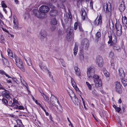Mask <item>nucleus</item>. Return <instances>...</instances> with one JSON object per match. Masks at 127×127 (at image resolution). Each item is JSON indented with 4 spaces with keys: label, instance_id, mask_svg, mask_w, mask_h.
<instances>
[{
    "label": "nucleus",
    "instance_id": "obj_1",
    "mask_svg": "<svg viewBox=\"0 0 127 127\" xmlns=\"http://www.w3.org/2000/svg\"><path fill=\"white\" fill-rule=\"evenodd\" d=\"M39 11L37 10H34V15L39 18H43L46 17V16L44 13L49 11V8L47 6L42 5L39 8Z\"/></svg>",
    "mask_w": 127,
    "mask_h": 127
},
{
    "label": "nucleus",
    "instance_id": "obj_2",
    "mask_svg": "<svg viewBox=\"0 0 127 127\" xmlns=\"http://www.w3.org/2000/svg\"><path fill=\"white\" fill-rule=\"evenodd\" d=\"M103 8L104 11L106 13V15L109 17H110L111 15V4L108 2L104 3V4Z\"/></svg>",
    "mask_w": 127,
    "mask_h": 127
},
{
    "label": "nucleus",
    "instance_id": "obj_3",
    "mask_svg": "<svg viewBox=\"0 0 127 127\" xmlns=\"http://www.w3.org/2000/svg\"><path fill=\"white\" fill-rule=\"evenodd\" d=\"M15 60L16 64L17 66L23 71H25V69L24 67L22 61L21 59L19 58H16L17 56L14 55Z\"/></svg>",
    "mask_w": 127,
    "mask_h": 127
},
{
    "label": "nucleus",
    "instance_id": "obj_4",
    "mask_svg": "<svg viewBox=\"0 0 127 127\" xmlns=\"http://www.w3.org/2000/svg\"><path fill=\"white\" fill-rule=\"evenodd\" d=\"M95 67L93 66H91L88 69L87 73L89 78L91 77L92 76L95 74Z\"/></svg>",
    "mask_w": 127,
    "mask_h": 127
},
{
    "label": "nucleus",
    "instance_id": "obj_5",
    "mask_svg": "<svg viewBox=\"0 0 127 127\" xmlns=\"http://www.w3.org/2000/svg\"><path fill=\"white\" fill-rule=\"evenodd\" d=\"M115 90L118 94H121V93L122 89L120 82L116 81L115 82Z\"/></svg>",
    "mask_w": 127,
    "mask_h": 127
},
{
    "label": "nucleus",
    "instance_id": "obj_6",
    "mask_svg": "<svg viewBox=\"0 0 127 127\" xmlns=\"http://www.w3.org/2000/svg\"><path fill=\"white\" fill-rule=\"evenodd\" d=\"M95 62L99 67H101L103 66V62L102 57L99 56H97L96 58Z\"/></svg>",
    "mask_w": 127,
    "mask_h": 127
},
{
    "label": "nucleus",
    "instance_id": "obj_7",
    "mask_svg": "<svg viewBox=\"0 0 127 127\" xmlns=\"http://www.w3.org/2000/svg\"><path fill=\"white\" fill-rule=\"evenodd\" d=\"M73 28L69 27L68 28L67 30V38L68 41H70L71 40V34L73 32Z\"/></svg>",
    "mask_w": 127,
    "mask_h": 127
},
{
    "label": "nucleus",
    "instance_id": "obj_8",
    "mask_svg": "<svg viewBox=\"0 0 127 127\" xmlns=\"http://www.w3.org/2000/svg\"><path fill=\"white\" fill-rule=\"evenodd\" d=\"M89 45L88 41L87 39H84L83 40L81 44V47L83 49H88Z\"/></svg>",
    "mask_w": 127,
    "mask_h": 127
},
{
    "label": "nucleus",
    "instance_id": "obj_9",
    "mask_svg": "<svg viewBox=\"0 0 127 127\" xmlns=\"http://www.w3.org/2000/svg\"><path fill=\"white\" fill-rule=\"evenodd\" d=\"M98 17H97L96 19L95 20V22H94V25L96 26L101 25L102 24L101 22V15H100L99 16L97 20V19Z\"/></svg>",
    "mask_w": 127,
    "mask_h": 127
},
{
    "label": "nucleus",
    "instance_id": "obj_10",
    "mask_svg": "<svg viewBox=\"0 0 127 127\" xmlns=\"http://www.w3.org/2000/svg\"><path fill=\"white\" fill-rule=\"evenodd\" d=\"M81 15L83 20H85L88 18L87 13L84 9H81Z\"/></svg>",
    "mask_w": 127,
    "mask_h": 127
},
{
    "label": "nucleus",
    "instance_id": "obj_11",
    "mask_svg": "<svg viewBox=\"0 0 127 127\" xmlns=\"http://www.w3.org/2000/svg\"><path fill=\"white\" fill-rule=\"evenodd\" d=\"M40 36L41 38L43 39L47 37V34L45 31L42 30L40 33Z\"/></svg>",
    "mask_w": 127,
    "mask_h": 127
},
{
    "label": "nucleus",
    "instance_id": "obj_12",
    "mask_svg": "<svg viewBox=\"0 0 127 127\" xmlns=\"http://www.w3.org/2000/svg\"><path fill=\"white\" fill-rule=\"evenodd\" d=\"M119 75L120 77H121L122 78H124L125 77V73L121 68H120L119 69Z\"/></svg>",
    "mask_w": 127,
    "mask_h": 127
},
{
    "label": "nucleus",
    "instance_id": "obj_13",
    "mask_svg": "<svg viewBox=\"0 0 127 127\" xmlns=\"http://www.w3.org/2000/svg\"><path fill=\"white\" fill-rule=\"evenodd\" d=\"M13 19L14 20L13 21V22L14 24V28L15 29H17L18 28V20L15 16L13 17Z\"/></svg>",
    "mask_w": 127,
    "mask_h": 127
},
{
    "label": "nucleus",
    "instance_id": "obj_14",
    "mask_svg": "<svg viewBox=\"0 0 127 127\" xmlns=\"http://www.w3.org/2000/svg\"><path fill=\"white\" fill-rule=\"evenodd\" d=\"M105 45L104 42H101L100 44L99 48V50L103 52L105 51Z\"/></svg>",
    "mask_w": 127,
    "mask_h": 127
},
{
    "label": "nucleus",
    "instance_id": "obj_15",
    "mask_svg": "<svg viewBox=\"0 0 127 127\" xmlns=\"http://www.w3.org/2000/svg\"><path fill=\"white\" fill-rule=\"evenodd\" d=\"M95 86L97 88L101 87L102 85V82L100 79H99L95 81Z\"/></svg>",
    "mask_w": 127,
    "mask_h": 127
},
{
    "label": "nucleus",
    "instance_id": "obj_16",
    "mask_svg": "<svg viewBox=\"0 0 127 127\" xmlns=\"http://www.w3.org/2000/svg\"><path fill=\"white\" fill-rule=\"evenodd\" d=\"M78 51V46L77 43L76 42L75 45V47L73 49L74 54L76 56L77 53Z\"/></svg>",
    "mask_w": 127,
    "mask_h": 127
},
{
    "label": "nucleus",
    "instance_id": "obj_17",
    "mask_svg": "<svg viewBox=\"0 0 127 127\" xmlns=\"http://www.w3.org/2000/svg\"><path fill=\"white\" fill-rule=\"evenodd\" d=\"M122 25L119 23H116L115 25V28L116 30H122Z\"/></svg>",
    "mask_w": 127,
    "mask_h": 127
},
{
    "label": "nucleus",
    "instance_id": "obj_18",
    "mask_svg": "<svg viewBox=\"0 0 127 127\" xmlns=\"http://www.w3.org/2000/svg\"><path fill=\"white\" fill-rule=\"evenodd\" d=\"M74 69L75 71L76 74L78 76L80 75V69L78 67L76 66L74 67Z\"/></svg>",
    "mask_w": 127,
    "mask_h": 127
},
{
    "label": "nucleus",
    "instance_id": "obj_19",
    "mask_svg": "<svg viewBox=\"0 0 127 127\" xmlns=\"http://www.w3.org/2000/svg\"><path fill=\"white\" fill-rule=\"evenodd\" d=\"M123 4H121L119 7V9L121 12H123L125 10V7L124 5V3L123 2Z\"/></svg>",
    "mask_w": 127,
    "mask_h": 127
},
{
    "label": "nucleus",
    "instance_id": "obj_20",
    "mask_svg": "<svg viewBox=\"0 0 127 127\" xmlns=\"http://www.w3.org/2000/svg\"><path fill=\"white\" fill-rule=\"evenodd\" d=\"M101 34L100 32H98L95 34L96 41L98 42V39L101 37Z\"/></svg>",
    "mask_w": 127,
    "mask_h": 127
},
{
    "label": "nucleus",
    "instance_id": "obj_21",
    "mask_svg": "<svg viewBox=\"0 0 127 127\" xmlns=\"http://www.w3.org/2000/svg\"><path fill=\"white\" fill-rule=\"evenodd\" d=\"M114 49L116 50H118L120 49V47L116 43H115L111 44Z\"/></svg>",
    "mask_w": 127,
    "mask_h": 127
},
{
    "label": "nucleus",
    "instance_id": "obj_22",
    "mask_svg": "<svg viewBox=\"0 0 127 127\" xmlns=\"http://www.w3.org/2000/svg\"><path fill=\"white\" fill-rule=\"evenodd\" d=\"M70 94L69 93V95L70 96L71 98V99H72V96H74L75 99V98H77L76 97V96L75 94L73 92L72 90H70Z\"/></svg>",
    "mask_w": 127,
    "mask_h": 127
},
{
    "label": "nucleus",
    "instance_id": "obj_23",
    "mask_svg": "<svg viewBox=\"0 0 127 127\" xmlns=\"http://www.w3.org/2000/svg\"><path fill=\"white\" fill-rule=\"evenodd\" d=\"M122 82L124 86H126L127 85V80L124 78H122Z\"/></svg>",
    "mask_w": 127,
    "mask_h": 127
},
{
    "label": "nucleus",
    "instance_id": "obj_24",
    "mask_svg": "<svg viewBox=\"0 0 127 127\" xmlns=\"http://www.w3.org/2000/svg\"><path fill=\"white\" fill-rule=\"evenodd\" d=\"M76 106H78L80 104V101L79 100L78 98H75L73 101Z\"/></svg>",
    "mask_w": 127,
    "mask_h": 127
},
{
    "label": "nucleus",
    "instance_id": "obj_25",
    "mask_svg": "<svg viewBox=\"0 0 127 127\" xmlns=\"http://www.w3.org/2000/svg\"><path fill=\"white\" fill-rule=\"evenodd\" d=\"M117 42V40L116 38V37L114 34H113V39L111 44H113V43H116Z\"/></svg>",
    "mask_w": 127,
    "mask_h": 127
},
{
    "label": "nucleus",
    "instance_id": "obj_26",
    "mask_svg": "<svg viewBox=\"0 0 127 127\" xmlns=\"http://www.w3.org/2000/svg\"><path fill=\"white\" fill-rule=\"evenodd\" d=\"M108 37L109 38V41L108 42V44H111L113 39V36H112V34H109Z\"/></svg>",
    "mask_w": 127,
    "mask_h": 127
},
{
    "label": "nucleus",
    "instance_id": "obj_27",
    "mask_svg": "<svg viewBox=\"0 0 127 127\" xmlns=\"http://www.w3.org/2000/svg\"><path fill=\"white\" fill-rule=\"evenodd\" d=\"M79 58L81 61H83L84 60V56L81 52L79 54Z\"/></svg>",
    "mask_w": 127,
    "mask_h": 127
},
{
    "label": "nucleus",
    "instance_id": "obj_28",
    "mask_svg": "<svg viewBox=\"0 0 127 127\" xmlns=\"http://www.w3.org/2000/svg\"><path fill=\"white\" fill-rule=\"evenodd\" d=\"M25 60L26 62L28 64L29 66H31L32 65V63L30 59V58H27L28 60H27L26 59H25Z\"/></svg>",
    "mask_w": 127,
    "mask_h": 127
},
{
    "label": "nucleus",
    "instance_id": "obj_29",
    "mask_svg": "<svg viewBox=\"0 0 127 127\" xmlns=\"http://www.w3.org/2000/svg\"><path fill=\"white\" fill-rule=\"evenodd\" d=\"M2 101L3 103L7 106L8 105V102L7 100L3 98L2 99Z\"/></svg>",
    "mask_w": 127,
    "mask_h": 127
},
{
    "label": "nucleus",
    "instance_id": "obj_30",
    "mask_svg": "<svg viewBox=\"0 0 127 127\" xmlns=\"http://www.w3.org/2000/svg\"><path fill=\"white\" fill-rule=\"evenodd\" d=\"M5 90L4 92H3V95L4 96H7L8 97H9V92L5 89L4 90Z\"/></svg>",
    "mask_w": 127,
    "mask_h": 127
},
{
    "label": "nucleus",
    "instance_id": "obj_31",
    "mask_svg": "<svg viewBox=\"0 0 127 127\" xmlns=\"http://www.w3.org/2000/svg\"><path fill=\"white\" fill-rule=\"evenodd\" d=\"M41 95L43 96L45 100L47 101L49 100V98L48 96L44 93H42V95Z\"/></svg>",
    "mask_w": 127,
    "mask_h": 127
},
{
    "label": "nucleus",
    "instance_id": "obj_32",
    "mask_svg": "<svg viewBox=\"0 0 127 127\" xmlns=\"http://www.w3.org/2000/svg\"><path fill=\"white\" fill-rule=\"evenodd\" d=\"M122 22L124 24H127V18L126 16H125L124 18L123 17Z\"/></svg>",
    "mask_w": 127,
    "mask_h": 127
},
{
    "label": "nucleus",
    "instance_id": "obj_33",
    "mask_svg": "<svg viewBox=\"0 0 127 127\" xmlns=\"http://www.w3.org/2000/svg\"><path fill=\"white\" fill-rule=\"evenodd\" d=\"M117 35L118 36H121L122 33V30H116Z\"/></svg>",
    "mask_w": 127,
    "mask_h": 127
},
{
    "label": "nucleus",
    "instance_id": "obj_34",
    "mask_svg": "<svg viewBox=\"0 0 127 127\" xmlns=\"http://www.w3.org/2000/svg\"><path fill=\"white\" fill-rule=\"evenodd\" d=\"M51 23L53 25H55L56 24L57 22L55 18H54L51 20Z\"/></svg>",
    "mask_w": 127,
    "mask_h": 127
},
{
    "label": "nucleus",
    "instance_id": "obj_35",
    "mask_svg": "<svg viewBox=\"0 0 127 127\" xmlns=\"http://www.w3.org/2000/svg\"><path fill=\"white\" fill-rule=\"evenodd\" d=\"M2 62L4 65L7 64L8 63V60L5 58L2 59Z\"/></svg>",
    "mask_w": 127,
    "mask_h": 127
},
{
    "label": "nucleus",
    "instance_id": "obj_36",
    "mask_svg": "<svg viewBox=\"0 0 127 127\" xmlns=\"http://www.w3.org/2000/svg\"><path fill=\"white\" fill-rule=\"evenodd\" d=\"M55 13L56 14L57 13V12L56 10H52L50 11V14L51 16H54L55 15L54 14H53V13Z\"/></svg>",
    "mask_w": 127,
    "mask_h": 127
},
{
    "label": "nucleus",
    "instance_id": "obj_37",
    "mask_svg": "<svg viewBox=\"0 0 127 127\" xmlns=\"http://www.w3.org/2000/svg\"><path fill=\"white\" fill-rule=\"evenodd\" d=\"M109 57L111 58H113L114 57V53L113 52L111 51L109 54Z\"/></svg>",
    "mask_w": 127,
    "mask_h": 127
},
{
    "label": "nucleus",
    "instance_id": "obj_38",
    "mask_svg": "<svg viewBox=\"0 0 127 127\" xmlns=\"http://www.w3.org/2000/svg\"><path fill=\"white\" fill-rule=\"evenodd\" d=\"M86 83L88 86L89 89L90 90H91L92 87V86L87 82H86Z\"/></svg>",
    "mask_w": 127,
    "mask_h": 127
},
{
    "label": "nucleus",
    "instance_id": "obj_39",
    "mask_svg": "<svg viewBox=\"0 0 127 127\" xmlns=\"http://www.w3.org/2000/svg\"><path fill=\"white\" fill-rule=\"evenodd\" d=\"M1 5L2 7H3L6 8L7 7L6 5L4 3V1H1Z\"/></svg>",
    "mask_w": 127,
    "mask_h": 127
},
{
    "label": "nucleus",
    "instance_id": "obj_40",
    "mask_svg": "<svg viewBox=\"0 0 127 127\" xmlns=\"http://www.w3.org/2000/svg\"><path fill=\"white\" fill-rule=\"evenodd\" d=\"M92 94L94 95L97 96L98 95L97 94V92L95 89H93L92 91Z\"/></svg>",
    "mask_w": 127,
    "mask_h": 127
},
{
    "label": "nucleus",
    "instance_id": "obj_41",
    "mask_svg": "<svg viewBox=\"0 0 127 127\" xmlns=\"http://www.w3.org/2000/svg\"><path fill=\"white\" fill-rule=\"evenodd\" d=\"M79 23H78L77 22H76L74 25V29L75 30H76L78 27V25L79 24Z\"/></svg>",
    "mask_w": 127,
    "mask_h": 127
},
{
    "label": "nucleus",
    "instance_id": "obj_42",
    "mask_svg": "<svg viewBox=\"0 0 127 127\" xmlns=\"http://www.w3.org/2000/svg\"><path fill=\"white\" fill-rule=\"evenodd\" d=\"M12 79L13 81L16 82L17 84H19V83L18 81L14 77H13L12 78Z\"/></svg>",
    "mask_w": 127,
    "mask_h": 127
},
{
    "label": "nucleus",
    "instance_id": "obj_43",
    "mask_svg": "<svg viewBox=\"0 0 127 127\" xmlns=\"http://www.w3.org/2000/svg\"><path fill=\"white\" fill-rule=\"evenodd\" d=\"M93 77L96 80H98L99 78V76L97 75H95L93 76Z\"/></svg>",
    "mask_w": 127,
    "mask_h": 127
},
{
    "label": "nucleus",
    "instance_id": "obj_44",
    "mask_svg": "<svg viewBox=\"0 0 127 127\" xmlns=\"http://www.w3.org/2000/svg\"><path fill=\"white\" fill-rule=\"evenodd\" d=\"M78 26L79 30L81 31H83V30L81 27V24L79 23V24H78Z\"/></svg>",
    "mask_w": 127,
    "mask_h": 127
},
{
    "label": "nucleus",
    "instance_id": "obj_45",
    "mask_svg": "<svg viewBox=\"0 0 127 127\" xmlns=\"http://www.w3.org/2000/svg\"><path fill=\"white\" fill-rule=\"evenodd\" d=\"M71 83L72 85V86H73V87L75 89L77 90V91L78 90H79V89L78 88V87H77L76 85H74V86H73V84H72V81H71Z\"/></svg>",
    "mask_w": 127,
    "mask_h": 127
},
{
    "label": "nucleus",
    "instance_id": "obj_46",
    "mask_svg": "<svg viewBox=\"0 0 127 127\" xmlns=\"http://www.w3.org/2000/svg\"><path fill=\"white\" fill-rule=\"evenodd\" d=\"M48 73L49 74V76L50 77H51V78L53 80V76H52L51 74V72L49 71V70H48Z\"/></svg>",
    "mask_w": 127,
    "mask_h": 127
},
{
    "label": "nucleus",
    "instance_id": "obj_47",
    "mask_svg": "<svg viewBox=\"0 0 127 127\" xmlns=\"http://www.w3.org/2000/svg\"><path fill=\"white\" fill-rule=\"evenodd\" d=\"M13 102L16 104H18V101L16 100L14 98L13 99Z\"/></svg>",
    "mask_w": 127,
    "mask_h": 127
},
{
    "label": "nucleus",
    "instance_id": "obj_48",
    "mask_svg": "<svg viewBox=\"0 0 127 127\" xmlns=\"http://www.w3.org/2000/svg\"><path fill=\"white\" fill-rule=\"evenodd\" d=\"M8 55L9 56L11 57H13V54L12 52L8 53Z\"/></svg>",
    "mask_w": 127,
    "mask_h": 127
},
{
    "label": "nucleus",
    "instance_id": "obj_49",
    "mask_svg": "<svg viewBox=\"0 0 127 127\" xmlns=\"http://www.w3.org/2000/svg\"><path fill=\"white\" fill-rule=\"evenodd\" d=\"M20 110H24V107L22 106H18V108Z\"/></svg>",
    "mask_w": 127,
    "mask_h": 127
},
{
    "label": "nucleus",
    "instance_id": "obj_50",
    "mask_svg": "<svg viewBox=\"0 0 127 127\" xmlns=\"http://www.w3.org/2000/svg\"><path fill=\"white\" fill-rule=\"evenodd\" d=\"M115 110L117 112H119L121 110V108L120 107H117Z\"/></svg>",
    "mask_w": 127,
    "mask_h": 127
},
{
    "label": "nucleus",
    "instance_id": "obj_51",
    "mask_svg": "<svg viewBox=\"0 0 127 127\" xmlns=\"http://www.w3.org/2000/svg\"><path fill=\"white\" fill-rule=\"evenodd\" d=\"M13 105V102L12 101H10L9 102V105L8 104V105L9 106L12 107V105Z\"/></svg>",
    "mask_w": 127,
    "mask_h": 127
},
{
    "label": "nucleus",
    "instance_id": "obj_52",
    "mask_svg": "<svg viewBox=\"0 0 127 127\" xmlns=\"http://www.w3.org/2000/svg\"><path fill=\"white\" fill-rule=\"evenodd\" d=\"M17 123L18 125V123H20L21 124L22 123L21 120L19 119H18L17 120Z\"/></svg>",
    "mask_w": 127,
    "mask_h": 127
},
{
    "label": "nucleus",
    "instance_id": "obj_53",
    "mask_svg": "<svg viewBox=\"0 0 127 127\" xmlns=\"http://www.w3.org/2000/svg\"><path fill=\"white\" fill-rule=\"evenodd\" d=\"M2 29L4 31H5L6 32L8 33L9 32L8 30H7L6 29L4 28H2Z\"/></svg>",
    "mask_w": 127,
    "mask_h": 127
},
{
    "label": "nucleus",
    "instance_id": "obj_54",
    "mask_svg": "<svg viewBox=\"0 0 127 127\" xmlns=\"http://www.w3.org/2000/svg\"><path fill=\"white\" fill-rule=\"evenodd\" d=\"M51 96H52L54 97L55 99V100H57V102L58 103V104H59V101H58L57 98V97H55V96L54 95H53L52 94H51Z\"/></svg>",
    "mask_w": 127,
    "mask_h": 127
},
{
    "label": "nucleus",
    "instance_id": "obj_55",
    "mask_svg": "<svg viewBox=\"0 0 127 127\" xmlns=\"http://www.w3.org/2000/svg\"><path fill=\"white\" fill-rule=\"evenodd\" d=\"M6 73L5 72H4V71H3L2 70H0V74H2V75H3V74L5 75V74Z\"/></svg>",
    "mask_w": 127,
    "mask_h": 127
},
{
    "label": "nucleus",
    "instance_id": "obj_56",
    "mask_svg": "<svg viewBox=\"0 0 127 127\" xmlns=\"http://www.w3.org/2000/svg\"><path fill=\"white\" fill-rule=\"evenodd\" d=\"M13 107L14 109H17L18 108V106L16 104Z\"/></svg>",
    "mask_w": 127,
    "mask_h": 127
},
{
    "label": "nucleus",
    "instance_id": "obj_57",
    "mask_svg": "<svg viewBox=\"0 0 127 127\" xmlns=\"http://www.w3.org/2000/svg\"><path fill=\"white\" fill-rule=\"evenodd\" d=\"M103 73L104 74H106V73H107V71L104 68L103 69Z\"/></svg>",
    "mask_w": 127,
    "mask_h": 127
},
{
    "label": "nucleus",
    "instance_id": "obj_58",
    "mask_svg": "<svg viewBox=\"0 0 127 127\" xmlns=\"http://www.w3.org/2000/svg\"><path fill=\"white\" fill-rule=\"evenodd\" d=\"M35 102L36 104L39 105L40 106L41 105L39 103H38L37 100H35Z\"/></svg>",
    "mask_w": 127,
    "mask_h": 127
},
{
    "label": "nucleus",
    "instance_id": "obj_59",
    "mask_svg": "<svg viewBox=\"0 0 127 127\" xmlns=\"http://www.w3.org/2000/svg\"><path fill=\"white\" fill-rule=\"evenodd\" d=\"M6 81L7 82V83H8V84L11 83V81L10 80H9L7 79L6 80Z\"/></svg>",
    "mask_w": 127,
    "mask_h": 127
},
{
    "label": "nucleus",
    "instance_id": "obj_60",
    "mask_svg": "<svg viewBox=\"0 0 127 127\" xmlns=\"http://www.w3.org/2000/svg\"><path fill=\"white\" fill-rule=\"evenodd\" d=\"M90 6L92 8H93V2L92 1H91L90 3Z\"/></svg>",
    "mask_w": 127,
    "mask_h": 127
},
{
    "label": "nucleus",
    "instance_id": "obj_61",
    "mask_svg": "<svg viewBox=\"0 0 127 127\" xmlns=\"http://www.w3.org/2000/svg\"><path fill=\"white\" fill-rule=\"evenodd\" d=\"M5 75L6 76V77H8V78H11V77L10 76H9L6 73L5 74Z\"/></svg>",
    "mask_w": 127,
    "mask_h": 127
},
{
    "label": "nucleus",
    "instance_id": "obj_62",
    "mask_svg": "<svg viewBox=\"0 0 127 127\" xmlns=\"http://www.w3.org/2000/svg\"><path fill=\"white\" fill-rule=\"evenodd\" d=\"M23 85L24 86H25V87H26V86H28V85L27 83L25 82L24 83H23Z\"/></svg>",
    "mask_w": 127,
    "mask_h": 127
},
{
    "label": "nucleus",
    "instance_id": "obj_63",
    "mask_svg": "<svg viewBox=\"0 0 127 127\" xmlns=\"http://www.w3.org/2000/svg\"><path fill=\"white\" fill-rule=\"evenodd\" d=\"M104 74L105 75L106 77H109V74L108 72L107 73H106Z\"/></svg>",
    "mask_w": 127,
    "mask_h": 127
},
{
    "label": "nucleus",
    "instance_id": "obj_64",
    "mask_svg": "<svg viewBox=\"0 0 127 127\" xmlns=\"http://www.w3.org/2000/svg\"><path fill=\"white\" fill-rule=\"evenodd\" d=\"M104 74L105 75L106 77H109V74L108 72L107 73H106Z\"/></svg>",
    "mask_w": 127,
    "mask_h": 127
}]
</instances>
